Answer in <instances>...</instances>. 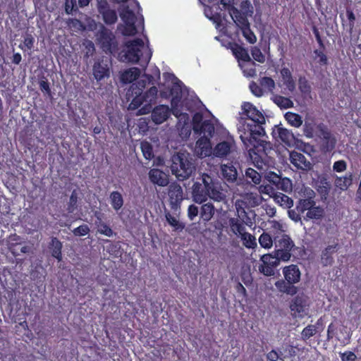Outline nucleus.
<instances>
[{"label":"nucleus","mask_w":361,"mask_h":361,"mask_svg":"<svg viewBox=\"0 0 361 361\" xmlns=\"http://www.w3.org/2000/svg\"><path fill=\"white\" fill-rule=\"evenodd\" d=\"M240 115L237 124L239 137L255 166L262 169L269 149V142L262 139L266 135L265 116L249 102L242 104Z\"/></svg>","instance_id":"nucleus-1"},{"label":"nucleus","mask_w":361,"mask_h":361,"mask_svg":"<svg viewBox=\"0 0 361 361\" xmlns=\"http://www.w3.org/2000/svg\"><path fill=\"white\" fill-rule=\"evenodd\" d=\"M145 79L142 78L133 83L127 92V99L130 100L128 109L135 110L144 104L138 109L139 115H145L150 113L152 110V104L156 103L157 98L158 90L157 87L152 86L146 92H143L147 84L149 83L152 78L151 75H145Z\"/></svg>","instance_id":"nucleus-2"},{"label":"nucleus","mask_w":361,"mask_h":361,"mask_svg":"<svg viewBox=\"0 0 361 361\" xmlns=\"http://www.w3.org/2000/svg\"><path fill=\"white\" fill-rule=\"evenodd\" d=\"M126 51L118 52L119 60L122 62L137 63L142 59L146 64L149 62L152 51L147 45L145 46L144 41L140 38L128 40L125 42Z\"/></svg>","instance_id":"nucleus-3"},{"label":"nucleus","mask_w":361,"mask_h":361,"mask_svg":"<svg viewBox=\"0 0 361 361\" xmlns=\"http://www.w3.org/2000/svg\"><path fill=\"white\" fill-rule=\"evenodd\" d=\"M96 40L104 53L114 56L119 52V43L115 35L103 24L96 33Z\"/></svg>","instance_id":"nucleus-4"},{"label":"nucleus","mask_w":361,"mask_h":361,"mask_svg":"<svg viewBox=\"0 0 361 361\" xmlns=\"http://www.w3.org/2000/svg\"><path fill=\"white\" fill-rule=\"evenodd\" d=\"M171 161V172L179 180L188 178L195 170L194 164L184 154L173 155Z\"/></svg>","instance_id":"nucleus-5"},{"label":"nucleus","mask_w":361,"mask_h":361,"mask_svg":"<svg viewBox=\"0 0 361 361\" xmlns=\"http://www.w3.org/2000/svg\"><path fill=\"white\" fill-rule=\"evenodd\" d=\"M212 183V176L202 173L192 187V197L195 202L202 204L208 200L209 187Z\"/></svg>","instance_id":"nucleus-6"},{"label":"nucleus","mask_w":361,"mask_h":361,"mask_svg":"<svg viewBox=\"0 0 361 361\" xmlns=\"http://www.w3.org/2000/svg\"><path fill=\"white\" fill-rule=\"evenodd\" d=\"M274 252L282 262L290 260L291 251L295 247V243L288 235L281 234L274 238Z\"/></svg>","instance_id":"nucleus-7"},{"label":"nucleus","mask_w":361,"mask_h":361,"mask_svg":"<svg viewBox=\"0 0 361 361\" xmlns=\"http://www.w3.org/2000/svg\"><path fill=\"white\" fill-rule=\"evenodd\" d=\"M318 130L317 136L321 139L320 150L323 153H330L336 147V139L323 123L317 126Z\"/></svg>","instance_id":"nucleus-8"},{"label":"nucleus","mask_w":361,"mask_h":361,"mask_svg":"<svg viewBox=\"0 0 361 361\" xmlns=\"http://www.w3.org/2000/svg\"><path fill=\"white\" fill-rule=\"evenodd\" d=\"M97 9L105 25H113L118 21L117 12L111 8L107 0H97Z\"/></svg>","instance_id":"nucleus-9"},{"label":"nucleus","mask_w":361,"mask_h":361,"mask_svg":"<svg viewBox=\"0 0 361 361\" xmlns=\"http://www.w3.org/2000/svg\"><path fill=\"white\" fill-rule=\"evenodd\" d=\"M260 260L262 264L259 267V271L266 276H274V269L282 261L275 253L264 254L261 257Z\"/></svg>","instance_id":"nucleus-10"},{"label":"nucleus","mask_w":361,"mask_h":361,"mask_svg":"<svg viewBox=\"0 0 361 361\" xmlns=\"http://www.w3.org/2000/svg\"><path fill=\"white\" fill-rule=\"evenodd\" d=\"M314 188L321 197V199L326 200L329 195L331 185L328 180L326 174L322 173L317 176L315 180Z\"/></svg>","instance_id":"nucleus-11"},{"label":"nucleus","mask_w":361,"mask_h":361,"mask_svg":"<svg viewBox=\"0 0 361 361\" xmlns=\"http://www.w3.org/2000/svg\"><path fill=\"white\" fill-rule=\"evenodd\" d=\"M169 197L171 209L176 210L183 200V189L180 185L172 183L169 187Z\"/></svg>","instance_id":"nucleus-12"},{"label":"nucleus","mask_w":361,"mask_h":361,"mask_svg":"<svg viewBox=\"0 0 361 361\" xmlns=\"http://www.w3.org/2000/svg\"><path fill=\"white\" fill-rule=\"evenodd\" d=\"M152 120L156 124H161L168 119L170 116L171 111L166 105H159L154 107H152Z\"/></svg>","instance_id":"nucleus-13"},{"label":"nucleus","mask_w":361,"mask_h":361,"mask_svg":"<svg viewBox=\"0 0 361 361\" xmlns=\"http://www.w3.org/2000/svg\"><path fill=\"white\" fill-rule=\"evenodd\" d=\"M339 248L338 243L326 247L321 253V263L324 267L331 266L334 262V255L337 252Z\"/></svg>","instance_id":"nucleus-14"},{"label":"nucleus","mask_w":361,"mask_h":361,"mask_svg":"<svg viewBox=\"0 0 361 361\" xmlns=\"http://www.w3.org/2000/svg\"><path fill=\"white\" fill-rule=\"evenodd\" d=\"M208 198L217 202H226V195L221 189V186L212 177V183L209 187Z\"/></svg>","instance_id":"nucleus-15"},{"label":"nucleus","mask_w":361,"mask_h":361,"mask_svg":"<svg viewBox=\"0 0 361 361\" xmlns=\"http://www.w3.org/2000/svg\"><path fill=\"white\" fill-rule=\"evenodd\" d=\"M94 78L97 81H100L110 76V69L106 63L103 60L94 62L92 68Z\"/></svg>","instance_id":"nucleus-16"},{"label":"nucleus","mask_w":361,"mask_h":361,"mask_svg":"<svg viewBox=\"0 0 361 361\" xmlns=\"http://www.w3.org/2000/svg\"><path fill=\"white\" fill-rule=\"evenodd\" d=\"M148 175L149 180L154 185L164 187L169 184L168 176L160 169H152Z\"/></svg>","instance_id":"nucleus-17"},{"label":"nucleus","mask_w":361,"mask_h":361,"mask_svg":"<svg viewBox=\"0 0 361 361\" xmlns=\"http://www.w3.org/2000/svg\"><path fill=\"white\" fill-rule=\"evenodd\" d=\"M283 274L285 279L293 285L300 281L301 273L296 264H290L283 267Z\"/></svg>","instance_id":"nucleus-18"},{"label":"nucleus","mask_w":361,"mask_h":361,"mask_svg":"<svg viewBox=\"0 0 361 361\" xmlns=\"http://www.w3.org/2000/svg\"><path fill=\"white\" fill-rule=\"evenodd\" d=\"M221 173L223 179L228 183H233L237 180L238 171L232 163L221 165Z\"/></svg>","instance_id":"nucleus-19"},{"label":"nucleus","mask_w":361,"mask_h":361,"mask_svg":"<svg viewBox=\"0 0 361 361\" xmlns=\"http://www.w3.org/2000/svg\"><path fill=\"white\" fill-rule=\"evenodd\" d=\"M47 247L52 257L57 259L58 262L62 260L63 244L56 237L51 238Z\"/></svg>","instance_id":"nucleus-20"},{"label":"nucleus","mask_w":361,"mask_h":361,"mask_svg":"<svg viewBox=\"0 0 361 361\" xmlns=\"http://www.w3.org/2000/svg\"><path fill=\"white\" fill-rule=\"evenodd\" d=\"M272 134L274 137H278L281 142L288 145H290L295 139L293 133L283 127L276 126Z\"/></svg>","instance_id":"nucleus-21"},{"label":"nucleus","mask_w":361,"mask_h":361,"mask_svg":"<svg viewBox=\"0 0 361 361\" xmlns=\"http://www.w3.org/2000/svg\"><path fill=\"white\" fill-rule=\"evenodd\" d=\"M228 12L231 18L240 29L250 24L247 17L234 6L228 8Z\"/></svg>","instance_id":"nucleus-22"},{"label":"nucleus","mask_w":361,"mask_h":361,"mask_svg":"<svg viewBox=\"0 0 361 361\" xmlns=\"http://www.w3.org/2000/svg\"><path fill=\"white\" fill-rule=\"evenodd\" d=\"M196 152L202 157H207L211 154V143L209 138L202 136L196 142Z\"/></svg>","instance_id":"nucleus-23"},{"label":"nucleus","mask_w":361,"mask_h":361,"mask_svg":"<svg viewBox=\"0 0 361 361\" xmlns=\"http://www.w3.org/2000/svg\"><path fill=\"white\" fill-rule=\"evenodd\" d=\"M310 195L307 198L300 199L297 205L296 209L298 213L303 214L305 211H308L313 206L316 204L315 201L314 200V192L312 190H310L309 192Z\"/></svg>","instance_id":"nucleus-24"},{"label":"nucleus","mask_w":361,"mask_h":361,"mask_svg":"<svg viewBox=\"0 0 361 361\" xmlns=\"http://www.w3.org/2000/svg\"><path fill=\"white\" fill-rule=\"evenodd\" d=\"M231 49L239 63L250 61L251 58L249 55L248 51L243 47L237 43H233L231 44Z\"/></svg>","instance_id":"nucleus-25"},{"label":"nucleus","mask_w":361,"mask_h":361,"mask_svg":"<svg viewBox=\"0 0 361 361\" xmlns=\"http://www.w3.org/2000/svg\"><path fill=\"white\" fill-rule=\"evenodd\" d=\"M275 286L279 292L287 295H294L298 292V288L286 279L278 280L275 283Z\"/></svg>","instance_id":"nucleus-26"},{"label":"nucleus","mask_w":361,"mask_h":361,"mask_svg":"<svg viewBox=\"0 0 361 361\" xmlns=\"http://www.w3.org/2000/svg\"><path fill=\"white\" fill-rule=\"evenodd\" d=\"M232 142L231 141H222L218 143L213 149V154L216 157H225L231 152Z\"/></svg>","instance_id":"nucleus-27"},{"label":"nucleus","mask_w":361,"mask_h":361,"mask_svg":"<svg viewBox=\"0 0 361 361\" xmlns=\"http://www.w3.org/2000/svg\"><path fill=\"white\" fill-rule=\"evenodd\" d=\"M306 307L307 300L303 295H297L295 297L290 305L291 311L298 313L300 316L305 312Z\"/></svg>","instance_id":"nucleus-28"},{"label":"nucleus","mask_w":361,"mask_h":361,"mask_svg":"<svg viewBox=\"0 0 361 361\" xmlns=\"http://www.w3.org/2000/svg\"><path fill=\"white\" fill-rule=\"evenodd\" d=\"M140 75L138 68H130L124 71L121 75V80L123 83H131L136 80Z\"/></svg>","instance_id":"nucleus-29"},{"label":"nucleus","mask_w":361,"mask_h":361,"mask_svg":"<svg viewBox=\"0 0 361 361\" xmlns=\"http://www.w3.org/2000/svg\"><path fill=\"white\" fill-rule=\"evenodd\" d=\"M216 209L214 204L211 202L202 204L200 210V218L204 222H208L212 219L215 214Z\"/></svg>","instance_id":"nucleus-30"},{"label":"nucleus","mask_w":361,"mask_h":361,"mask_svg":"<svg viewBox=\"0 0 361 361\" xmlns=\"http://www.w3.org/2000/svg\"><path fill=\"white\" fill-rule=\"evenodd\" d=\"M281 75L283 80V85L290 92H293L295 89V82L292 76L290 71L288 68H283L281 70Z\"/></svg>","instance_id":"nucleus-31"},{"label":"nucleus","mask_w":361,"mask_h":361,"mask_svg":"<svg viewBox=\"0 0 361 361\" xmlns=\"http://www.w3.org/2000/svg\"><path fill=\"white\" fill-rule=\"evenodd\" d=\"M353 173H349L343 176H336L335 185L341 190H346L353 183Z\"/></svg>","instance_id":"nucleus-32"},{"label":"nucleus","mask_w":361,"mask_h":361,"mask_svg":"<svg viewBox=\"0 0 361 361\" xmlns=\"http://www.w3.org/2000/svg\"><path fill=\"white\" fill-rule=\"evenodd\" d=\"M9 250L14 256H19L21 254H28L32 251V247L27 243H11Z\"/></svg>","instance_id":"nucleus-33"},{"label":"nucleus","mask_w":361,"mask_h":361,"mask_svg":"<svg viewBox=\"0 0 361 361\" xmlns=\"http://www.w3.org/2000/svg\"><path fill=\"white\" fill-rule=\"evenodd\" d=\"M182 85L183 83L180 80L173 83L170 88V94L172 97L171 104L179 103L180 102L183 94Z\"/></svg>","instance_id":"nucleus-34"},{"label":"nucleus","mask_w":361,"mask_h":361,"mask_svg":"<svg viewBox=\"0 0 361 361\" xmlns=\"http://www.w3.org/2000/svg\"><path fill=\"white\" fill-rule=\"evenodd\" d=\"M111 205L113 209L118 212L120 210L124 204L123 195L118 191H113L109 195Z\"/></svg>","instance_id":"nucleus-35"},{"label":"nucleus","mask_w":361,"mask_h":361,"mask_svg":"<svg viewBox=\"0 0 361 361\" xmlns=\"http://www.w3.org/2000/svg\"><path fill=\"white\" fill-rule=\"evenodd\" d=\"M239 66L243 70L244 75H245L246 77L252 78L256 75L257 64L251 59H250V61L240 63Z\"/></svg>","instance_id":"nucleus-36"},{"label":"nucleus","mask_w":361,"mask_h":361,"mask_svg":"<svg viewBox=\"0 0 361 361\" xmlns=\"http://www.w3.org/2000/svg\"><path fill=\"white\" fill-rule=\"evenodd\" d=\"M324 213V209L321 207L316 206L315 204L307 212L306 215L304 218L306 220H319L323 217Z\"/></svg>","instance_id":"nucleus-37"},{"label":"nucleus","mask_w":361,"mask_h":361,"mask_svg":"<svg viewBox=\"0 0 361 361\" xmlns=\"http://www.w3.org/2000/svg\"><path fill=\"white\" fill-rule=\"evenodd\" d=\"M95 224L97 226V232L107 237H111L114 234L112 228L106 223L103 222L99 216H97V221Z\"/></svg>","instance_id":"nucleus-38"},{"label":"nucleus","mask_w":361,"mask_h":361,"mask_svg":"<svg viewBox=\"0 0 361 361\" xmlns=\"http://www.w3.org/2000/svg\"><path fill=\"white\" fill-rule=\"evenodd\" d=\"M214 133V126L209 120L204 121L201 129L200 130L195 132V133L198 134L200 135L203 134V136H207V137H212Z\"/></svg>","instance_id":"nucleus-39"},{"label":"nucleus","mask_w":361,"mask_h":361,"mask_svg":"<svg viewBox=\"0 0 361 361\" xmlns=\"http://www.w3.org/2000/svg\"><path fill=\"white\" fill-rule=\"evenodd\" d=\"M228 222L232 232L235 235L238 234L241 235L244 232H245L244 224L240 222L239 219L236 218H231L229 219Z\"/></svg>","instance_id":"nucleus-40"},{"label":"nucleus","mask_w":361,"mask_h":361,"mask_svg":"<svg viewBox=\"0 0 361 361\" xmlns=\"http://www.w3.org/2000/svg\"><path fill=\"white\" fill-rule=\"evenodd\" d=\"M273 101L281 109H286L293 106V102L290 98L281 95H275Z\"/></svg>","instance_id":"nucleus-41"},{"label":"nucleus","mask_w":361,"mask_h":361,"mask_svg":"<svg viewBox=\"0 0 361 361\" xmlns=\"http://www.w3.org/2000/svg\"><path fill=\"white\" fill-rule=\"evenodd\" d=\"M118 29L121 30L123 36H134L137 32L135 23H125L124 25L120 24L118 26Z\"/></svg>","instance_id":"nucleus-42"},{"label":"nucleus","mask_w":361,"mask_h":361,"mask_svg":"<svg viewBox=\"0 0 361 361\" xmlns=\"http://www.w3.org/2000/svg\"><path fill=\"white\" fill-rule=\"evenodd\" d=\"M120 17L123 22L125 23H135L136 16L134 12L129 8L128 6H126L120 12Z\"/></svg>","instance_id":"nucleus-43"},{"label":"nucleus","mask_w":361,"mask_h":361,"mask_svg":"<svg viewBox=\"0 0 361 361\" xmlns=\"http://www.w3.org/2000/svg\"><path fill=\"white\" fill-rule=\"evenodd\" d=\"M274 200L284 208H290L293 205V200L283 193L276 194Z\"/></svg>","instance_id":"nucleus-44"},{"label":"nucleus","mask_w":361,"mask_h":361,"mask_svg":"<svg viewBox=\"0 0 361 361\" xmlns=\"http://www.w3.org/2000/svg\"><path fill=\"white\" fill-rule=\"evenodd\" d=\"M285 118L288 123L292 126L298 128L302 124L301 116L296 113L287 112L285 115Z\"/></svg>","instance_id":"nucleus-45"},{"label":"nucleus","mask_w":361,"mask_h":361,"mask_svg":"<svg viewBox=\"0 0 361 361\" xmlns=\"http://www.w3.org/2000/svg\"><path fill=\"white\" fill-rule=\"evenodd\" d=\"M245 176L249 182H252L256 185L259 184L261 182V174L252 168H248L246 169Z\"/></svg>","instance_id":"nucleus-46"},{"label":"nucleus","mask_w":361,"mask_h":361,"mask_svg":"<svg viewBox=\"0 0 361 361\" xmlns=\"http://www.w3.org/2000/svg\"><path fill=\"white\" fill-rule=\"evenodd\" d=\"M240 238L243 245L247 248H253L257 246L256 238L254 235L247 232H244Z\"/></svg>","instance_id":"nucleus-47"},{"label":"nucleus","mask_w":361,"mask_h":361,"mask_svg":"<svg viewBox=\"0 0 361 361\" xmlns=\"http://www.w3.org/2000/svg\"><path fill=\"white\" fill-rule=\"evenodd\" d=\"M166 219L169 224L173 227L174 231H182L185 228V224L180 222L175 216H172L169 212L165 215Z\"/></svg>","instance_id":"nucleus-48"},{"label":"nucleus","mask_w":361,"mask_h":361,"mask_svg":"<svg viewBox=\"0 0 361 361\" xmlns=\"http://www.w3.org/2000/svg\"><path fill=\"white\" fill-rule=\"evenodd\" d=\"M259 84L264 90L272 92L275 88V82L271 77H262L259 79Z\"/></svg>","instance_id":"nucleus-49"},{"label":"nucleus","mask_w":361,"mask_h":361,"mask_svg":"<svg viewBox=\"0 0 361 361\" xmlns=\"http://www.w3.org/2000/svg\"><path fill=\"white\" fill-rule=\"evenodd\" d=\"M259 243L261 247L269 249L271 248L273 243H274V239H272L270 234L264 232L259 238Z\"/></svg>","instance_id":"nucleus-50"},{"label":"nucleus","mask_w":361,"mask_h":361,"mask_svg":"<svg viewBox=\"0 0 361 361\" xmlns=\"http://www.w3.org/2000/svg\"><path fill=\"white\" fill-rule=\"evenodd\" d=\"M298 88L302 94L305 96L310 95L311 93V86L305 77H300Z\"/></svg>","instance_id":"nucleus-51"},{"label":"nucleus","mask_w":361,"mask_h":361,"mask_svg":"<svg viewBox=\"0 0 361 361\" xmlns=\"http://www.w3.org/2000/svg\"><path fill=\"white\" fill-rule=\"evenodd\" d=\"M242 34L245 39L250 44H255L257 41V37L255 33L251 30L250 24L241 29Z\"/></svg>","instance_id":"nucleus-52"},{"label":"nucleus","mask_w":361,"mask_h":361,"mask_svg":"<svg viewBox=\"0 0 361 361\" xmlns=\"http://www.w3.org/2000/svg\"><path fill=\"white\" fill-rule=\"evenodd\" d=\"M317 332V326L309 324L303 329L301 336L303 340H307L314 336Z\"/></svg>","instance_id":"nucleus-53"},{"label":"nucleus","mask_w":361,"mask_h":361,"mask_svg":"<svg viewBox=\"0 0 361 361\" xmlns=\"http://www.w3.org/2000/svg\"><path fill=\"white\" fill-rule=\"evenodd\" d=\"M141 150L145 158L151 160L154 157V152L152 146L147 142L141 143Z\"/></svg>","instance_id":"nucleus-54"},{"label":"nucleus","mask_w":361,"mask_h":361,"mask_svg":"<svg viewBox=\"0 0 361 361\" xmlns=\"http://www.w3.org/2000/svg\"><path fill=\"white\" fill-rule=\"evenodd\" d=\"M203 115L200 112L195 113L192 118V125L194 132L200 130L203 124Z\"/></svg>","instance_id":"nucleus-55"},{"label":"nucleus","mask_w":361,"mask_h":361,"mask_svg":"<svg viewBox=\"0 0 361 361\" xmlns=\"http://www.w3.org/2000/svg\"><path fill=\"white\" fill-rule=\"evenodd\" d=\"M35 39L30 34H27L24 37L23 44L19 45L23 51L31 50L34 47Z\"/></svg>","instance_id":"nucleus-56"},{"label":"nucleus","mask_w":361,"mask_h":361,"mask_svg":"<svg viewBox=\"0 0 361 361\" xmlns=\"http://www.w3.org/2000/svg\"><path fill=\"white\" fill-rule=\"evenodd\" d=\"M315 127L317 128L314 122L305 121V124L303 125L304 135L307 138H312L314 135Z\"/></svg>","instance_id":"nucleus-57"},{"label":"nucleus","mask_w":361,"mask_h":361,"mask_svg":"<svg viewBox=\"0 0 361 361\" xmlns=\"http://www.w3.org/2000/svg\"><path fill=\"white\" fill-rule=\"evenodd\" d=\"M78 195L75 190H73L70 196L69 202L67 205V211L68 213H73L77 208Z\"/></svg>","instance_id":"nucleus-58"},{"label":"nucleus","mask_w":361,"mask_h":361,"mask_svg":"<svg viewBox=\"0 0 361 361\" xmlns=\"http://www.w3.org/2000/svg\"><path fill=\"white\" fill-rule=\"evenodd\" d=\"M39 87L40 90L44 93V95H47L49 97L52 96L50 85L47 79L44 78L43 79L40 80L39 81Z\"/></svg>","instance_id":"nucleus-59"},{"label":"nucleus","mask_w":361,"mask_h":361,"mask_svg":"<svg viewBox=\"0 0 361 361\" xmlns=\"http://www.w3.org/2000/svg\"><path fill=\"white\" fill-rule=\"evenodd\" d=\"M251 54L255 61L259 63H264L265 61V56L262 54L261 49L259 47H252Z\"/></svg>","instance_id":"nucleus-60"},{"label":"nucleus","mask_w":361,"mask_h":361,"mask_svg":"<svg viewBox=\"0 0 361 361\" xmlns=\"http://www.w3.org/2000/svg\"><path fill=\"white\" fill-rule=\"evenodd\" d=\"M250 90L251 92L256 97H260L264 94L263 87L255 82H251L250 84Z\"/></svg>","instance_id":"nucleus-61"},{"label":"nucleus","mask_w":361,"mask_h":361,"mask_svg":"<svg viewBox=\"0 0 361 361\" xmlns=\"http://www.w3.org/2000/svg\"><path fill=\"white\" fill-rule=\"evenodd\" d=\"M90 232V228L87 224H82L73 230V233L75 236H85Z\"/></svg>","instance_id":"nucleus-62"},{"label":"nucleus","mask_w":361,"mask_h":361,"mask_svg":"<svg viewBox=\"0 0 361 361\" xmlns=\"http://www.w3.org/2000/svg\"><path fill=\"white\" fill-rule=\"evenodd\" d=\"M237 210H238V216H239V217H240L242 219L243 224H245V225H247L250 227L252 226L253 224V222H252L251 218L249 217V216H248L247 213L246 212V211L245 210V209L241 208L240 209H239L237 208Z\"/></svg>","instance_id":"nucleus-63"},{"label":"nucleus","mask_w":361,"mask_h":361,"mask_svg":"<svg viewBox=\"0 0 361 361\" xmlns=\"http://www.w3.org/2000/svg\"><path fill=\"white\" fill-rule=\"evenodd\" d=\"M292 161L291 163L297 166L298 168H301V164H304L305 162V157L300 153H295V154L291 156Z\"/></svg>","instance_id":"nucleus-64"}]
</instances>
